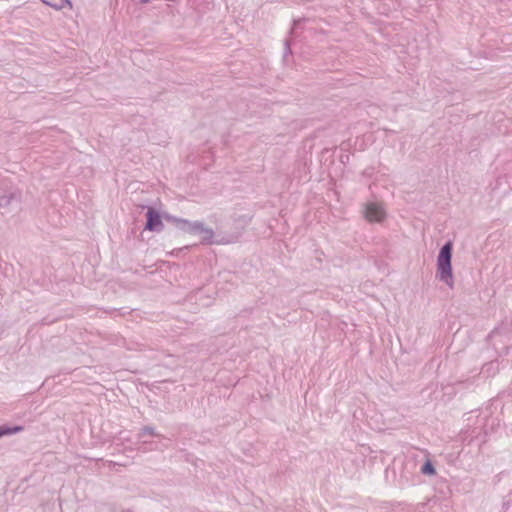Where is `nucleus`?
Segmentation results:
<instances>
[{"mask_svg": "<svg viewBox=\"0 0 512 512\" xmlns=\"http://www.w3.org/2000/svg\"><path fill=\"white\" fill-rule=\"evenodd\" d=\"M452 255L453 242L448 240L440 248L436 259V278L450 288L454 286Z\"/></svg>", "mask_w": 512, "mask_h": 512, "instance_id": "1", "label": "nucleus"}, {"mask_svg": "<svg viewBox=\"0 0 512 512\" xmlns=\"http://www.w3.org/2000/svg\"><path fill=\"white\" fill-rule=\"evenodd\" d=\"M416 462L413 459H404L399 465H395L393 473L400 488L414 485Z\"/></svg>", "mask_w": 512, "mask_h": 512, "instance_id": "2", "label": "nucleus"}, {"mask_svg": "<svg viewBox=\"0 0 512 512\" xmlns=\"http://www.w3.org/2000/svg\"><path fill=\"white\" fill-rule=\"evenodd\" d=\"M489 418L487 415H484L480 419L477 420V426L472 429H467L462 433L461 438L463 442H467L468 444H472L476 442L478 446L485 442V436L488 434V422Z\"/></svg>", "mask_w": 512, "mask_h": 512, "instance_id": "3", "label": "nucleus"}, {"mask_svg": "<svg viewBox=\"0 0 512 512\" xmlns=\"http://www.w3.org/2000/svg\"><path fill=\"white\" fill-rule=\"evenodd\" d=\"M201 235L202 242L205 244H231L238 241L241 233H231L227 235H216L211 228L205 227L204 224L201 226V231L197 234Z\"/></svg>", "mask_w": 512, "mask_h": 512, "instance_id": "4", "label": "nucleus"}, {"mask_svg": "<svg viewBox=\"0 0 512 512\" xmlns=\"http://www.w3.org/2000/svg\"><path fill=\"white\" fill-rule=\"evenodd\" d=\"M164 218L166 221L172 223L177 229L192 235H197L201 231V226L203 224L200 221H189L168 213H164Z\"/></svg>", "mask_w": 512, "mask_h": 512, "instance_id": "5", "label": "nucleus"}, {"mask_svg": "<svg viewBox=\"0 0 512 512\" xmlns=\"http://www.w3.org/2000/svg\"><path fill=\"white\" fill-rule=\"evenodd\" d=\"M386 209L382 203L369 201L365 204L364 217L370 223H382L386 219Z\"/></svg>", "mask_w": 512, "mask_h": 512, "instance_id": "6", "label": "nucleus"}, {"mask_svg": "<svg viewBox=\"0 0 512 512\" xmlns=\"http://www.w3.org/2000/svg\"><path fill=\"white\" fill-rule=\"evenodd\" d=\"M146 224L145 229L151 232H162L164 230L163 219L164 214L162 215L156 208L147 206L146 211Z\"/></svg>", "mask_w": 512, "mask_h": 512, "instance_id": "7", "label": "nucleus"}, {"mask_svg": "<svg viewBox=\"0 0 512 512\" xmlns=\"http://www.w3.org/2000/svg\"><path fill=\"white\" fill-rule=\"evenodd\" d=\"M13 201H20V193L14 187H9L3 196H0V208L8 207Z\"/></svg>", "mask_w": 512, "mask_h": 512, "instance_id": "8", "label": "nucleus"}, {"mask_svg": "<svg viewBox=\"0 0 512 512\" xmlns=\"http://www.w3.org/2000/svg\"><path fill=\"white\" fill-rule=\"evenodd\" d=\"M499 372V362L497 360H493L485 363L480 371V375L484 377H494Z\"/></svg>", "mask_w": 512, "mask_h": 512, "instance_id": "9", "label": "nucleus"}, {"mask_svg": "<svg viewBox=\"0 0 512 512\" xmlns=\"http://www.w3.org/2000/svg\"><path fill=\"white\" fill-rule=\"evenodd\" d=\"M24 430V427L22 425H10V424H3L0 425V438L4 436H10L13 434H17L19 432H22Z\"/></svg>", "mask_w": 512, "mask_h": 512, "instance_id": "10", "label": "nucleus"}, {"mask_svg": "<svg viewBox=\"0 0 512 512\" xmlns=\"http://www.w3.org/2000/svg\"><path fill=\"white\" fill-rule=\"evenodd\" d=\"M146 435H149V436H152V437H157V438H163V435L159 434L155 427L154 426H150V425H146V426H143L138 434H137V439H138V442L141 441V439L146 436Z\"/></svg>", "mask_w": 512, "mask_h": 512, "instance_id": "11", "label": "nucleus"}, {"mask_svg": "<svg viewBox=\"0 0 512 512\" xmlns=\"http://www.w3.org/2000/svg\"><path fill=\"white\" fill-rule=\"evenodd\" d=\"M420 472L423 475H426V476H434V475H436V468H435L434 463L432 462L431 459L426 458V460L424 461V463L420 467Z\"/></svg>", "mask_w": 512, "mask_h": 512, "instance_id": "12", "label": "nucleus"}, {"mask_svg": "<svg viewBox=\"0 0 512 512\" xmlns=\"http://www.w3.org/2000/svg\"><path fill=\"white\" fill-rule=\"evenodd\" d=\"M48 6L56 9V10H62L66 6L69 8H72V2L70 0H58L57 2L51 3V2H45Z\"/></svg>", "mask_w": 512, "mask_h": 512, "instance_id": "13", "label": "nucleus"}, {"mask_svg": "<svg viewBox=\"0 0 512 512\" xmlns=\"http://www.w3.org/2000/svg\"><path fill=\"white\" fill-rule=\"evenodd\" d=\"M116 439L118 441L117 444H116L117 447L121 446V447H123L122 448L123 450H130V451L134 450V448H132V447H126L125 446V443L126 442H130L131 440H130V438L128 436H124L123 432H120Z\"/></svg>", "mask_w": 512, "mask_h": 512, "instance_id": "14", "label": "nucleus"}, {"mask_svg": "<svg viewBox=\"0 0 512 512\" xmlns=\"http://www.w3.org/2000/svg\"><path fill=\"white\" fill-rule=\"evenodd\" d=\"M292 55L291 50V41L290 39H285L284 41V51H283V60L286 62L288 57Z\"/></svg>", "mask_w": 512, "mask_h": 512, "instance_id": "15", "label": "nucleus"}, {"mask_svg": "<svg viewBox=\"0 0 512 512\" xmlns=\"http://www.w3.org/2000/svg\"><path fill=\"white\" fill-rule=\"evenodd\" d=\"M389 1V10H398L401 7L400 0H388Z\"/></svg>", "mask_w": 512, "mask_h": 512, "instance_id": "16", "label": "nucleus"}, {"mask_svg": "<svg viewBox=\"0 0 512 512\" xmlns=\"http://www.w3.org/2000/svg\"><path fill=\"white\" fill-rule=\"evenodd\" d=\"M374 174V168L373 167H367L363 170L362 175L368 178H371Z\"/></svg>", "mask_w": 512, "mask_h": 512, "instance_id": "17", "label": "nucleus"}, {"mask_svg": "<svg viewBox=\"0 0 512 512\" xmlns=\"http://www.w3.org/2000/svg\"><path fill=\"white\" fill-rule=\"evenodd\" d=\"M499 334H501V328L496 327V328H494V329L491 331V333H490V335H489V336H490V337H495L496 335H499Z\"/></svg>", "mask_w": 512, "mask_h": 512, "instance_id": "18", "label": "nucleus"}, {"mask_svg": "<svg viewBox=\"0 0 512 512\" xmlns=\"http://www.w3.org/2000/svg\"><path fill=\"white\" fill-rule=\"evenodd\" d=\"M472 384V381L471 380H466V381H463V382H459V386H463V387H469L470 385Z\"/></svg>", "mask_w": 512, "mask_h": 512, "instance_id": "19", "label": "nucleus"}, {"mask_svg": "<svg viewBox=\"0 0 512 512\" xmlns=\"http://www.w3.org/2000/svg\"><path fill=\"white\" fill-rule=\"evenodd\" d=\"M8 189L9 187L0 186V196H3V194H5Z\"/></svg>", "mask_w": 512, "mask_h": 512, "instance_id": "20", "label": "nucleus"}, {"mask_svg": "<svg viewBox=\"0 0 512 512\" xmlns=\"http://www.w3.org/2000/svg\"><path fill=\"white\" fill-rule=\"evenodd\" d=\"M494 421H495V420L492 418V419H491V422H492V423H491V430H492V429H493V427H494Z\"/></svg>", "mask_w": 512, "mask_h": 512, "instance_id": "21", "label": "nucleus"}]
</instances>
